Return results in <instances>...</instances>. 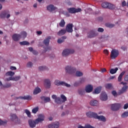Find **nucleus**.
Segmentation results:
<instances>
[{
	"instance_id": "nucleus-12",
	"label": "nucleus",
	"mask_w": 128,
	"mask_h": 128,
	"mask_svg": "<svg viewBox=\"0 0 128 128\" xmlns=\"http://www.w3.org/2000/svg\"><path fill=\"white\" fill-rule=\"evenodd\" d=\"M28 124L30 128H36V126L38 124V123H36V120H28Z\"/></svg>"
},
{
	"instance_id": "nucleus-50",
	"label": "nucleus",
	"mask_w": 128,
	"mask_h": 128,
	"mask_svg": "<svg viewBox=\"0 0 128 128\" xmlns=\"http://www.w3.org/2000/svg\"><path fill=\"white\" fill-rule=\"evenodd\" d=\"M122 6L124 8V6H128V2H127V4H126V1H124L122 3Z\"/></svg>"
},
{
	"instance_id": "nucleus-29",
	"label": "nucleus",
	"mask_w": 128,
	"mask_h": 128,
	"mask_svg": "<svg viewBox=\"0 0 128 128\" xmlns=\"http://www.w3.org/2000/svg\"><path fill=\"white\" fill-rule=\"evenodd\" d=\"M78 93L80 96H84L86 94V92L82 88H79L78 90Z\"/></svg>"
},
{
	"instance_id": "nucleus-6",
	"label": "nucleus",
	"mask_w": 128,
	"mask_h": 128,
	"mask_svg": "<svg viewBox=\"0 0 128 128\" xmlns=\"http://www.w3.org/2000/svg\"><path fill=\"white\" fill-rule=\"evenodd\" d=\"M98 36V33L96 32V30H92L89 32H88L87 36L89 38H92Z\"/></svg>"
},
{
	"instance_id": "nucleus-17",
	"label": "nucleus",
	"mask_w": 128,
	"mask_h": 128,
	"mask_svg": "<svg viewBox=\"0 0 128 128\" xmlns=\"http://www.w3.org/2000/svg\"><path fill=\"white\" fill-rule=\"evenodd\" d=\"M100 100H101L106 101L108 100V95L106 92H102L100 96Z\"/></svg>"
},
{
	"instance_id": "nucleus-7",
	"label": "nucleus",
	"mask_w": 128,
	"mask_h": 128,
	"mask_svg": "<svg viewBox=\"0 0 128 128\" xmlns=\"http://www.w3.org/2000/svg\"><path fill=\"white\" fill-rule=\"evenodd\" d=\"M54 84L56 86H64L67 88H70V84L66 83L64 82H60L59 80H56Z\"/></svg>"
},
{
	"instance_id": "nucleus-8",
	"label": "nucleus",
	"mask_w": 128,
	"mask_h": 128,
	"mask_svg": "<svg viewBox=\"0 0 128 128\" xmlns=\"http://www.w3.org/2000/svg\"><path fill=\"white\" fill-rule=\"evenodd\" d=\"M68 10L70 14H76V12H80L82 9L80 8H68Z\"/></svg>"
},
{
	"instance_id": "nucleus-44",
	"label": "nucleus",
	"mask_w": 128,
	"mask_h": 128,
	"mask_svg": "<svg viewBox=\"0 0 128 128\" xmlns=\"http://www.w3.org/2000/svg\"><path fill=\"white\" fill-rule=\"evenodd\" d=\"M10 118L12 120H16V118H18V116H16V114H12L11 115Z\"/></svg>"
},
{
	"instance_id": "nucleus-53",
	"label": "nucleus",
	"mask_w": 128,
	"mask_h": 128,
	"mask_svg": "<svg viewBox=\"0 0 128 128\" xmlns=\"http://www.w3.org/2000/svg\"><path fill=\"white\" fill-rule=\"evenodd\" d=\"M32 62H28L27 64V67L28 68H32Z\"/></svg>"
},
{
	"instance_id": "nucleus-9",
	"label": "nucleus",
	"mask_w": 128,
	"mask_h": 128,
	"mask_svg": "<svg viewBox=\"0 0 128 128\" xmlns=\"http://www.w3.org/2000/svg\"><path fill=\"white\" fill-rule=\"evenodd\" d=\"M118 50L114 49L111 52V58H118Z\"/></svg>"
},
{
	"instance_id": "nucleus-4",
	"label": "nucleus",
	"mask_w": 128,
	"mask_h": 128,
	"mask_svg": "<svg viewBox=\"0 0 128 128\" xmlns=\"http://www.w3.org/2000/svg\"><path fill=\"white\" fill-rule=\"evenodd\" d=\"M121 106H122L120 105V104L115 103L111 104L110 108L113 112H116L120 108Z\"/></svg>"
},
{
	"instance_id": "nucleus-40",
	"label": "nucleus",
	"mask_w": 128,
	"mask_h": 128,
	"mask_svg": "<svg viewBox=\"0 0 128 128\" xmlns=\"http://www.w3.org/2000/svg\"><path fill=\"white\" fill-rule=\"evenodd\" d=\"M24 112L26 114H27L28 118L31 117L30 112L28 110V109L25 110Z\"/></svg>"
},
{
	"instance_id": "nucleus-51",
	"label": "nucleus",
	"mask_w": 128,
	"mask_h": 128,
	"mask_svg": "<svg viewBox=\"0 0 128 128\" xmlns=\"http://www.w3.org/2000/svg\"><path fill=\"white\" fill-rule=\"evenodd\" d=\"M85 81H86V79H84V78H80L78 82L80 84H84V82Z\"/></svg>"
},
{
	"instance_id": "nucleus-41",
	"label": "nucleus",
	"mask_w": 128,
	"mask_h": 128,
	"mask_svg": "<svg viewBox=\"0 0 128 128\" xmlns=\"http://www.w3.org/2000/svg\"><path fill=\"white\" fill-rule=\"evenodd\" d=\"M128 112H125L122 114V118H128Z\"/></svg>"
},
{
	"instance_id": "nucleus-52",
	"label": "nucleus",
	"mask_w": 128,
	"mask_h": 128,
	"mask_svg": "<svg viewBox=\"0 0 128 128\" xmlns=\"http://www.w3.org/2000/svg\"><path fill=\"white\" fill-rule=\"evenodd\" d=\"M112 94L114 96H118V93L116 92V90H113V91H112Z\"/></svg>"
},
{
	"instance_id": "nucleus-64",
	"label": "nucleus",
	"mask_w": 128,
	"mask_h": 128,
	"mask_svg": "<svg viewBox=\"0 0 128 128\" xmlns=\"http://www.w3.org/2000/svg\"><path fill=\"white\" fill-rule=\"evenodd\" d=\"M124 80L128 82V75H126L124 77Z\"/></svg>"
},
{
	"instance_id": "nucleus-47",
	"label": "nucleus",
	"mask_w": 128,
	"mask_h": 128,
	"mask_svg": "<svg viewBox=\"0 0 128 128\" xmlns=\"http://www.w3.org/2000/svg\"><path fill=\"white\" fill-rule=\"evenodd\" d=\"M76 76H82V72L80 71H77V72H76Z\"/></svg>"
},
{
	"instance_id": "nucleus-24",
	"label": "nucleus",
	"mask_w": 128,
	"mask_h": 128,
	"mask_svg": "<svg viewBox=\"0 0 128 128\" xmlns=\"http://www.w3.org/2000/svg\"><path fill=\"white\" fill-rule=\"evenodd\" d=\"M66 30L64 29H62L60 30L58 33V36H64V34H66Z\"/></svg>"
},
{
	"instance_id": "nucleus-62",
	"label": "nucleus",
	"mask_w": 128,
	"mask_h": 128,
	"mask_svg": "<svg viewBox=\"0 0 128 128\" xmlns=\"http://www.w3.org/2000/svg\"><path fill=\"white\" fill-rule=\"evenodd\" d=\"M100 72H106V68H102Z\"/></svg>"
},
{
	"instance_id": "nucleus-38",
	"label": "nucleus",
	"mask_w": 128,
	"mask_h": 128,
	"mask_svg": "<svg viewBox=\"0 0 128 128\" xmlns=\"http://www.w3.org/2000/svg\"><path fill=\"white\" fill-rule=\"evenodd\" d=\"M60 98H61L62 100V103L66 102V100H67L66 97L64 95L61 94Z\"/></svg>"
},
{
	"instance_id": "nucleus-21",
	"label": "nucleus",
	"mask_w": 128,
	"mask_h": 128,
	"mask_svg": "<svg viewBox=\"0 0 128 128\" xmlns=\"http://www.w3.org/2000/svg\"><path fill=\"white\" fill-rule=\"evenodd\" d=\"M96 120H101V122H106V117L104 116H98L97 114L96 116Z\"/></svg>"
},
{
	"instance_id": "nucleus-37",
	"label": "nucleus",
	"mask_w": 128,
	"mask_h": 128,
	"mask_svg": "<svg viewBox=\"0 0 128 128\" xmlns=\"http://www.w3.org/2000/svg\"><path fill=\"white\" fill-rule=\"evenodd\" d=\"M92 128V126L90 124H86L84 126H82V125H79L78 127V128Z\"/></svg>"
},
{
	"instance_id": "nucleus-61",
	"label": "nucleus",
	"mask_w": 128,
	"mask_h": 128,
	"mask_svg": "<svg viewBox=\"0 0 128 128\" xmlns=\"http://www.w3.org/2000/svg\"><path fill=\"white\" fill-rule=\"evenodd\" d=\"M128 108V104L127 103L124 105V110H126Z\"/></svg>"
},
{
	"instance_id": "nucleus-22",
	"label": "nucleus",
	"mask_w": 128,
	"mask_h": 128,
	"mask_svg": "<svg viewBox=\"0 0 128 128\" xmlns=\"http://www.w3.org/2000/svg\"><path fill=\"white\" fill-rule=\"evenodd\" d=\"M10 14V11L8 10H4L0 14V18H4L6 16V14Z\"/></svg>"
},
{
	"instance_id": "nucleus-43",
	"label": "nucleus",
	"mask_w": 128,
	"mask_h": 128,
	"mask_svg": "<svg viewBox=\"0 0 128 128\" xmlns=\"http://www.w3.org/2000/svg\"><path fill=\"white\" fill-rule=\"evenodd\" d=\"M38 112V107H36L32 110V114H36Z\"/></svg>"
},
{
	"instance_id": "nucleus-31",
	"label": "nucleus",
	"mask_w": 128,
	"mask_h": 128,
	"mask_svg": "<svg viewBox=\"0 0 128 128\" xmlns=\"http://www.w3.org/2000/svg\"><path fill=\"white\" fill-rule=\"evenodd\" d=\"M126 74V72H122L118 77V82H122V76Z\"/></svg>"
},
{
	"instance_id": "nucleus-48",
	"label": "nucleus",
	"mask_w": 128,
	"mask_h": 128,
	"mask_svg": "<svg viewBox=\"0 0 128 128\" xmlns=\"http://www.w3.org/2000/svg\"><path fill=\"white\" fill-rule=\"evenodd\" d=\"M2 86L4 88H10V86H12V84H10V83L6 84L4 85H3Z\"/></svg>"
},
{
	"instance_id": "nucleus-60",
	"label": "nucleus",
	"mask_w": 128,
	"mask_h": 128,
	"mask_svg": "<svg viewBox=\"0 0 128 128\" xmlns=\"http://www.w3.org/2000/svg\"><path fill=\"white\" fill-rule=\"evenodd\" d=\"M52 98H53V100H56V98H58L56 94H53Z\"/></svg>"
},
{
	"instance_id": "nucleus-30",
	"label": "nucleus",
	"mask_w": 128,
	"mask_h": 128,
	"mask_svg": "<svg viewBox=\"0 0 128 128\" xmlns=\"http://www.w3.org/2000/svg\"><path fill=\"white\" fill-rule=\"evenodd\" d=\"M42 92V90L40 88H36L34 91V94H40Z\"/></svg>"
},
{
	"instance_id": "nucleus-46",
	"label": "nucleus",
	"mask_w": 128,
	"mask_h": 128,
	"mask_svg": "<svg viewBox=\"0 0 128 128\" xmlns=\"http://www.w3.org/2000/svg\"><path fill=\"white\" fill-rule=\"evenodd\" d=\"M8 124V121H2L0 120V126H5V124Z\"/></svg>"
},
{
	"instance_id": "nucleus-55",
	"label": "nucleus",
	"mask_w": 128,
	"mask_h": 128,
	"mask_svg": "<svg viewBox=\"0 0 128 128\" xmlns=\"http://www.w3.org/2000/svg\"><path fill=\"white\" fill-rule=\"evenodd\" d=\"M64 42V40H62V39H61V38H59L58 40V44H62V43Z\"/></svg>"
},
{
	"instance_id": "nucleus-54",
	"label": "nucleus",
	"mask_w": 128,
	"mask_h": 128,
	"mask_svg": "<svg viewBox=\"0 0 128 128\" xmlns=\"http://www.w3.org/2000/svg\"><path fill=\"white\" fill-rule=\"evenodd\" d=\"M80 84L79 81H77V82H76L74 83V86H80Z\"/></svg>"
},
{
	"instance_id": "nucleus-11",
	"label": "nucleus",
	"mask_w": 128,
	"mask_h": 128,
	"mask_svg": "<svg viewBox=\"0 0 128 128\" xmlns=\"http://www.w3.org/2000/svg\"><path fill=\"white\" fill-rule=\"evenodd\" d=\"M44 120V115L42 114H40L38 116V118L36 119V122L38 124V122H42Z\"/></svg>"
},
{
	"instance_id": "nucleus-58",
	"label": "nucleus",
	"mask_w": 128,
	"mask_h": 128,
	"mask_svg": "<svg viewBox=\"0 0 128 128\" xmlns=\"http://www.w3.org/2000/svg\"><path fill=\"white\" fill-rule=\"evenodd\" d=\"M104 52L105 54H106V56H108V50H104Z\"/></svg>"
},
{
	"instance_id": "nucleus-39",
	"label": "nucleus",
	"mask_w": 128,
	"mask_h": 128,
	"mask_svg": "<svg viewBox=\"0 0 128 128\" xmlns=\"http://www.w3.org/2000/svg\"><path fill=\"white\" fill-rule=\"evenodd\" d=\"M20 44L21 46H28V44H30V43L27 41H23L20 42Z\"/></svg>"
},
{
	"instance_id": "nucleus-33",
	"label": "nucleus",
	"mask_w": 128,
	"mask_h": 128,
	"mask_svg": "<svg viewBox=\"0 0 128 128\" xmlns=\"http://www.w3.org/2000/svg\"><path fill=\"white\" fill-rule=\"evenodd\" d=\"M54 102H56V104H62V99H60V98L58 97L54 100Z\"/></svg>"
},
{
	"instance_id": "nucleus-56",
	"label": "nucleus",
	"mask_w": 128,
	"mask_h": 128,
	"mask_svg": "<svg viewBox=\"0 0 128 128\" xmlns=\"http://www.w3.org/2000/svg\"><path fill=\"white\" fill-rule=\"evenodd\" d=\"M104 30L100 28H99L98 30V32H104Z\"/></svg>"
},
{
	"instance_id": "nucleus-28",
	"label": "nucleus",
	"mask_w": 128,
	"mask_h": 128,
	"mask_svg": "<svg viewBox=\"0 0 128 128\" xmlns=\"http://www.w3.org/2000/svg\"><path fill=\"white\" fill-rule=\"evenodd\" d=\"M118 70V68H112L110 70V74H114L116 73Z\"/></svg>"
},
{
	"instance_id": "nucleus-15",
	"label": "nucleus",
	"mask_w": 128,
	"mask_h": 128,
	"mask_svg": "<svg viewBox=\"0 0 128 128\" xmlns=\"http://www.w3.org/2000/svg\"><path fill=\"white\" fill-rule=\"evenodd\" d=\"M48 128H60V122H56L52 124L48 125Z\"/></svg>"
},
{
	"instance_id": "nucleus-32",
	"label": "nucleus",
	"mask_w": 128,
	"mask_h": 128,
	"mask_svg": "<svg viewBox=\"0 0 128 128\" xmlns=\"http://www.w3.org/2000/svg\"><path fill=\"white\" fill-rule=\"evenodd\" d=\"M21 98H22V100H32V98L30 96H24L21 97Z\"/></svg>"
},
{
	"instance_id": "nucleus-13",
	"label": "nucleus",
	"mask_w": 128,
	"mask_h": 128,
	"mask_svg": "<svg viewBox=\"0 0 128 128\" xmlns=\"http://www.w3.org/2000/svg\"><path fill=\"white\" fill-rule=\"evenodd\" d=\"M86 114L88 118H96V116L98 114L94 112H88Z\"/></svg>"
},
{
	"instance_id": "nucleus-18",
	"label": "nucleus",
	"mask_w": 128,
	"mask_h": 128,
	"mask_svg": "<svg viewBox=\"0 0 128 128\" xmlns=\"http://www.w3.org/2000/svg\"><path fill=\"white\" fill-rule=\"evenodd\" d=\"M44 86L46 88H50V80L48 79L44 80Z\"/></svg>"
},
{
	"instance_id": "nucleus-34",
	"label": "nucleus",
	"mask_w": 128,
	"mask_h": 128,
	"mask_svg": "<svg viewBox=\"0 0 128 128\" xmlns=\"http://www.w3.org/2000/svg\"><path fill=\"white\" fill-rule=\"evenodd\" d=\"M6 76H14V72H12V71H10L7 72L6 74Z\"/></svg>"
},
{
	"instance_id": "nucleus-26",
	"label": "nucleus",
	"mask_w": 128,
	"mask_h": 128,
	"mask_svg": "<svg viewBox=\"0 0 128 128\" xmlns=\"http://www.w3.org/2000/svg\"><path fill=\"white\" fill-rule=\"evenodd\" d=\"M105 88L107 90H112L114 88V86H112V84L108 83L105 84Z\"/></svg>"
},
{
	"instance_id": "nucleus-16",
	"label": "nucleus",
	"mask_w": 128,
	"mask_h": 128,
	"mask_svg": "<svg viewBox=\"0 0 128 128\" xmlns=\"http://www.w3.org/2000/svg\"><path fill=\"white\" fill-rule=\"evenodd\" d=\"M47 10H49L50 12H54V10H58V8L52 4H50L47 6Z\"/></svg>"
},
{
	"instance_id": "nucleus-59",
	"label": "nucleus",
	"mask_w": 128,
	"mask_h": 128,
	"mask_svg": "<svg viewBox=\"0 0 128 128\" xmlns=\"http://www.w3.org/2000/svg\"><path fill=\"white\" fill-rule=\"evenodd\" d=\"M10 70H16V68L15 66H11L10 67Z\"/></svg>"
},
{
	"instance_id": "nucleus-3",
	"label": "nucleus",
	"mask_w": 128,
	"mask_h": 128,
	"mask_svg": "<svg viewBox=\"0 0 128 128\" xmlns=\"http://www.w3.org/2000/svg\"><path fill=\"white\" fill-rule=\"evenodd\" d=\"M66 72H68V74H74L76 72V68L72 67V66H66Z\"/></svg>"
},
{
	"instance_id": "nucleus-23",
	"label": "nucleus",
	"mask_w": 128,
	"mask_h": 128,
	"mask_svg": "<svg viewBox=\"0 0 128 128\" xmlns=\"http://www.w3.org/2000/svg\"><path fill=\"white\" fill-rule=\"evenodd\" d=\"M40 98L42 100H44V102H50V97L42 96L40 97Z\"/></svg>"
},
{
	"instance_id": "nucleus-49",
	"label": "nucleus",
	"mask_w": 128,
	"mask_h": 128,
	"mask_svg": "<svg viewBox=\"0 0 128 128\" xmlns=\"http://www.w3.org/2000/svg\"><path fill=\"white\" fill-rule=\"evenodd\" d=\"M128 86H124L122 87V90L124 92H126V90H128Z\"/></svg>"
},
{
	"instance_id": "nucleus-36",
	"label": "nucleus",
	"mask_w": 128,
	"mask_h": 128,
	"mask_svg": "<svg viewBox=\"0 0 128 128\" xmlns=\"http://www.w3.org/2000/svg\"><path fill=\"white\" fill-rule=\"evenodd\" d=\"M65 24H66V22H64V19L62 20L59 23V26L61 28H64Z\"/></svg>"
},
{
	"instance_id": "nucleus-19",
	"label": "nucleus",
	"mask_w": 128,
	"mask_h": 128,
	"mask_svg": "<svg viewBox=\"0 0 128 128\" xmlns=\"http://www.w3.org/2000/svg\"><path fill=\"white\" fill-rule=\"evenodd\" d=\"M92 90H94V87L91 84L88 85L85 88L86 92H92Z\"/></svg>"
},
{
	"instance_id": "nucleus-45",
	"label": "nucleus",
	"mask_w": 128,
	"mask_h": 128,
	"mask_svg": "<svg viewBox=\"0 0 128 128\" xmlns=\"http://www.w3.org/2000/svg\"><path fill=\"white\" fill-rule=\"evenodd\" d=\"M106 26L107 28H114V24H110V23H106Z\"/></svg>"
},
{
	"instance_id": "nucleus-1",
	"label": "nucleus",
	"mask_w": 128,
	"mask_h": 128,
	"mask_svg": "<svg viewBox=\"0 0 128 128\" xmlns=\"http://www.w3.org/2000/svg\"><path fill=\"white\" fill-rule=\"evenodd\" d=\"M102 8H108L109 10H114L116 8V6L108 2H104L102 4Z\"/></svg>"
},
{
	"instance_id": "nucleus-35",
	"label": "nucleus",
	"mask_w": 128,
	"mask_h": 128,
	"mask_svg": "<svg viewBox=\"0 0 128 128\" xmlns=\"http://www.w3.org/2000/svg\"><path fill=\"white\" fill-rule=\"evenodd\" d=\"M21 38H26L27 34L26 32L23 31L20 34Z\"/></svg>"
},
{
	"instance_id": "nucleus-25",
	"label": "nucleus",
	"mask_w": 128,
	"mask_h": 128,
	"mask_svg": "<svg viewBox=\"0 0 128 128\" xmlns=\"http://www.w3.org/2000/svg\"><path fill=\"white\" fill-rule=\"evenodd\" d=\"M101 91H102V86H98L94 89V91L93 92V94H100V92Z\"/></svg>"
},
{
	"instance_id": "nucleus-20",
	"label": "nucleus",
	"mask_w": 128,
	"mask_h": 128,
	"mask_svg": "<svg viewBox=\"0 0 128 128\" xmlns=\"http://www.w3.org/2000/svg\"><path fill=\"white\" fill-rule=\"evenodd\" d=\"M20 80V76H16L15 77H10L9 78H6V80H15V82H18Z\"/></svg>"
},
{
	"instance_id": "nucleus-27",
	"label": "nucleus",
	"mask_w": 128,
	"mask_h": 128,
	"mask_svg": "<svg viewBox=\"0 0 128 128\" xmlns=\"http://www.w3.org/2000/svg\"><path fill=\"white\" fill-rule=\"evenodd\" d=\"M90 106H98V102L96 100H92L90 102Z\"/></svg>"
},
{
	"instance_id": "nucleus-57",
	"label": "nucleus",
	"mask_w": 128,
	"mask_h": 128,
	"mask_svg": "<svg viewBox=\"0 0 128 128\" xmlns=\"http://www.w3.org/2000/svg\"><path fill=\"white\" fill-rule=\"evenodd\" d=\"M124 92L122 90H119V92L118 93V96H120V94H124Z\"/></svg>"
},
{
	"instance_id": "nucleus-14",
	"label": "nucleus",
	"mask_w": 128,
	"mask_h": 128,
	"mask_svg": "<svg viewBox=\"0 0 128 128\" xmlns=\"http://www.w3.org/2000/svg\"><path fill=\"white\" fill-rule=\"evenodd\" d=\"M21 38L22 36L20 34H14L12 36V38L14 42H18Z\"/></svg>"
},
{
	"instance_id": "nucleus-42",
	"label": "nucleus",
	"mask_w": 128,
	"mask_h": 128,
	"mask_svg": "<svg viewBox=\"0 0 128 128\" xmlns=\"http://www.w3.org/2000/svg\"><path fill=\"white\" fill-rule=\"evenodd\" d=\"M40 70H46L48 69V68L46 66H40L38 68Z\"/></svg>"
},
{
	"instance_id": "nucleus-2",
	"label": "nucleus",
	"mask_w": 128,
	"mask_h": 128,
	"mask_svg": "<svg viewBox=\"0 0 128 128\" xmlns=\"http://www.w3.org/2000/svg\"><path fill=\"white\" fill-rule=\"evenodd\" d=\"M50 38H52V37L49 36L43 40L42 44H44L46 46H47V48H45V52H47V50H50V48L48 47V44H50Z\"/></svg>"
},
{
	"instance_id": "nucleus-5",
	"label": "nucleus",
	"mask_w": 128,
	"mask_h": 128,
	"mask_svg": "<svg viewBox=\"0 0 128 128\" xmlns=\"http://www.w3.org/2000/svg\"><path fill=\"white\" fill-rule=\"evenodd\" d=\"M74 50L72 49H66L63 50L62 56H68V54H74Z\"/></svg>"
},
{
	"instance_id": "nucleus-63",
	"label": "nucleus",
	"mask_w": 128,
	"mask_h": 128,
	"mask_svg": "<svg viewBox=\"0 0 128 128\" xmlns=\"http://www.w3.org/2000/svg\"><path fill=\"white\" fill-rule=\"evenodd\" d=\"M32 52L34 54L36 55L38 54V52H36V50H33Z\"/></svg>"
},
{
	"instance_id": "nucleus-10",
	"label": "nucleus",
	"mask_w": 128,
	"mask_h": 128,
	"mask_svg": "<svg viewBox=\"0 0 128 128\" xmlns=\"http://www.w3.org/2000/svg\"><path fill=\"white\" fill-rule=\"evenodd\" d=\"M72 26H74L72 24H68L66 26L65 30H66V32H74Z\"/></svg>"
}]
</instances>
